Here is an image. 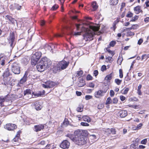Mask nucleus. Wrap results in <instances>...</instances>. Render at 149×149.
I'll use <instances>...</instances> for the list:
<instances>
[{"mask_svg": "<svg viewBox=\"0 0 149 149\" xmlns=\"http://www.w3.org/2000/svg\"><path fill=\"white\" fill-rule=\"evenodd\" d=\"M89 29L87 28H82L81 31H84V33L83 34L84 39L86 41H90L93 39V37L95 34V32L98 31L99 28L95 26L90 25L89 26Z\"/></svg>", "mask_w": 149, "mask_h": 149, "instance_id": "f257e3e1", "label": "nucleus"}, {"mask_svg": "<svg viewBox=\"0 0 149 149\" xmlns=\"http://www.w3.org/2000/svg\"><path fill=\"white\" fill-rule=\"evenodd\" d=\"M52 63L49 59L46 57H44L37 63L36 66L37 70L38 71L42 72L49 68Z\"/></svg>", "mask_w": 149, "mask_h": 149, "instance_id": "f03ea898", "label": "nucleus"}, {"mask_svg": "<svg viewBox=\"0 0 149 149\" xmlns=\"http://www.w3.org/2000/svg\"><path fill=\"white\" fill-rule=\"evenodd\" d=\"M80 131L82 132L81 134L78 135L77 137H76L75 143L78 145H83L87 143L86 136L88 134V132L85 130H80Z\"/></svg>", "mask_w": 149, "mask_h": 149, "instance_id": "7ed1b4c3", "label": "nucleus"}, {"mask_svg": "<svg viewBox=\"0 0 149 149\" xmlns=\"http://www.w3.org/2000/svg\"><path fill=\"white\" fill-rule=\"evenodd\" d=\"M69 64V61H66L64 60L60 61L57 64V70H61L66 69L68 66Z\"/></svg>", "mask_w": 149, "mask_h": 149, "instance_id": "20e7f679", "label": "nucleus"}, {"mask_svg": "<svg viewBox=\"0 0 149 149\" xmlns=\"http://www.w3.org/2000/svg\"><path fill=\"white\" fill-rule=\"evenodd\" d=\"M82 132L80 131V130H77L74 131V135L70 134H67L66 136L69 138L71 140L75 142L76 137H77L78 135L81 134Z\"/></svg>", "mask_w": 149, "mask_h": 149, "instance_id": "39448f33", "label": "nucleus"}, {"mask_svg": "<svg viewBox=\"0 0 149 149\" xmlns=\"http://www.w3.org/2000/svg\"><path fill=\"white\" fill-rule=\"evenodd\" d=\"M17 128L16 125L12 123L7 124L4 126V128L9 131H13Z\"/></svg>", "mask_w": 149, "mask_h": 149, "instance_id": "423d86ee", "label": "nucleus"}, {"mask_svg": "<svg viewBox=\"0 0 149 149\" xmlns=\"http://www.w3.org/2000/svg\"><path fill=\"white\" fill-rule=\"evenodd\" d=\"M56 83L53 81H48L46 82L45 84H42V86L45 88H50L53 87Z\"/></svg>", "mask_w": 149, "mask_h": 149, "instance_id": "0eeeda50", "label": "nucleus"}, {"mask_svg": "<svg viewBox=\"0 0 149 149\" xmlns=\"http://www.w3.org/2000/svg\"><path fill=\"white\" fill-rule=\"evenodd\" d=\"M12 71L15 74H19V65L17 63H13L12 65Z\"/></svg>", "mask_w": 149, "mask_h": 149, "instance_id": "6e6552de", "label": "nucleus"}, {"mask_svg": "<svg viewBox=\"0 0 149 149\" xmlns=\"http://www.w3.org/2000/svg\"><path fill=\"white\" fill-rule=\"evenodd\" d=\"M15 39L14 35L13 33H10V36L8 38V40L11 47H13L15 45L14 40Z\"/></svg>", "mask_w": 149, "mask_h": 149, "instance_id": "1a4fd4ad", "label": "nucleus"}, {"mask_svg": "<svg viewBox=\"0 0 149 149\" xmlns=\"http://www.w3.org/2000/svg\"><path fill=\"white\" fill-rule=\"evenodd\" d=\"M106 92L107 90H105L104 91L99 90L95 93V96L97 98H99L103 96Z\"/></svg>", "mask_w": 149, "mask_h": 149, "instance_id": "9d476101", "label": "nucleus"}, {"mask_svg": "<svg viewBox=\"0 0 149 149\" xmlns=\"http://www.w3.org/2000/svg\"><path fill=\"white\" fill-rule=\"evenodd\" d=\"M70 144V142L66 140L63 141L62 142L60 145V146L64 149H67L69 148Z\"/></svg>", "mask_w": 149, "mask_h": 149, "instance_id": "9b49d317", "label": "nucleus"}, {"mask_svg": "<svg viewBox=\"0 0 149 149\" xmlns=\"http://www.w3.org/2000/svg\"><path fill=\"white\" fill-rule=\"evenodd\" d=\"M76 26V27L77 30V31H79V29L80 28H81V31L79 32H74L73 34V35L75 36H77L78 35H81V33L84 32V31H81V29L82 28H85L81 24H75Z\"/></svg>", "mask_w": 149, "mask_h": 149, "instance_id": "f8f14e48", "label": "nucleus"}, {"mask_svg": "<svg viewBox=\"0 0 149 149\" xmlns=\"http://www.w3.org/2000/svg\"><path fill=\"white\" fill-rule=\"evenodd\" d=\"M42 54L41 52H37L33 54L31 57L33 59H36V60H38L41 56Z\"/></svg>", "mask_w": 149, "mask_h": 149, "instance_id": "ddd939ff", "label": "nucleus"}, {"mask_svg": "<svg viewBox=\"0 0 149 149\" xmlns=\"http://www.w3.org/2000/svg\"><path fill=\"white\" fill-rule=\"evenodd\" d=\"M118 114L120 117L121 118H124L127 115V111L125 110H121L119 112Z\"/></svg>", "mask_w": 149, "mask_h": 149, "instance_id": "4468645a", "label": "nucleus"}, {"mask_svg": "<svg viewBox=\"0 0 149 149\" xmlns=\"http://www.w3.org/2000/svg\"><path fill=\"white\" fill-rule=\"evenodd\" d=\"M27 75L28 74L27 72H26L24 76L20 80V81H19V84H23L26 81Z\"/></svg>", "mask_w": 149, "mask_h": 149, "instance_id": "2eb2a0df", "label": "nucleus"}, {"mask_svg": "<svg viewBox=\"0 0 149 149\" xmlns=\"http://www.w3.org/2000/svg\"><path fill=\"white\" fill-rule=\"evenodd\" d=\"M44 128V126L42 125H39L34 126L35 131L36 132L40 131Z\"/></svg>", "mask_w": 149, "mask_h": 149, "instance_id": "dca6fc26", "label": "nucleus"}, {"mask_svg": "<svg viewBox=\"0 0 149 149\" xmlns=\"http://www.w3.org/2000/svg\"><path fill=\"white\" fill-rule=\"evenodd\" d=\"M29 58L27 56L21 58V63L25 65H26L29 61Z\"/></svg>", "mask_w": 149, "mask_h": 149, "instance_id": "f3484780", "label": "nucleus"}, {"mask_svg": "<svg viewBox=\"0 0 149 149\" xmlns=\"http://www.w3.org/2000/svg\"><path fill=\"white\" fill-rule=\"evenodd\" d=\"M24 95H29V97H30V98L33 96V95L31 94V91L30 89H28L25 90L24 91Z\"/></svg>", "mask_w": 149, "mask_h": 149, "instance_id": "a211bd4d", "label": "nucleus"}, {"mask_svg": "<svg viewBox=\"0 0 149 149\" xmlns=\"http://www.w3.org/2000/svg\"><path fill=\"white\" fill-rule=\"evenodd\" d=\"M134 10L137 14H139L140 12H143L141 10V6H137L134 7Z\"/></svg>", "mask_w": 149, "mask_h": 149, "instance_id": "6ab92c4d", "label": "nucleus"}, {"mask_svg": "<svg viewBox=\"0 0 149 149\" xmlns=\"http://www.w3.org/2000/svg\"><path fill=\"white\" fill-rule=\"evenodd\" d=\"M34 105L36 110H38L41 109V106L39 104V102L38 101L34 103Z\"/></svg>", "mask_w": 149, "mask_h": 149, "instance_id": "aec40b11", "label": "nucleus"}, {"mask_svg": "<svg viewBox=\"0 0 149 149\" xmlns=\"http://www.w3.org/2000/svg\"><path fill=\"white\" fill-rule=\"evenodd\" d=\"M82 118L84 121H86L88 123H89L91 122L90 118L88 116H83L82 117Z\"/></svg>", "mask_w": 149, "mask_h": 149, "instance_id": "412c9836", "label": "nucleus"}, {"mask_svg": "<svg viewBox=\"0 0 149 149\" xmlns=\"http://www.w3.org/2000/svg\"><path fill=\"white\" fill-rule=\"evenodd\" d=\"M118 0H110V3L112 6L116 5L117 4Z\"/></svg>", "mask_w": 149, "mask_h": 149, "instance_id": "4be33fe9", "label": "nucleus"}, {"mask_svg": "<svg viewBox=\"0 0 149 149\" xmlns=\"http://www.w3.org/2000/svg\"><path fill=\"white\" fill-rule=\"evenodd\" d=\"M92 6L93 8L92 10L93 11L95 10L97 8L98 6L97 5L96 3L95 2H93L92 4Z\"/></svg>", "mask_w": 149, "mask_h": 149, "instance_id": "5701e85b", "label": "nucleus"}, {"mask_svg": "<svg viewBox=\"0 0 149 149\" xmlns=\"http://www.w3.org/2000/svg\"><path fill=\"white\" fill-rule=\"evenodd\" d=\"M83 106L82 105H79L77 108V111L78 112H81L83 110Z\"/></svg>", "mask_w": 149, "mask_h": 149, "instance_id": "b1692460", "label": "nucleus"}, {"mask_svg": "<svg viewBox=\"0 0 149 149\" xmlns=\"http://www.w3.org/2000/svg\"><path fill=\"white\" fill-rule=\"evenodd\" d=\"M113 76L112 73H111L107 75L105 77V79L107 81H109L110 80Z\"/></svg>", "mask_w": 149, "mask_h": 149, "instance_id": "393cba45", "label": "nucleus"}, {"mask_svg": "<svg viewBox=\"0 0 149 149\" xmlns=\"http://www.w3.org/2000/svg\"><path fill=\"white\" fill-rule=\"evenodd\" d=\"M118 22L117 20H116L113 23V27H111V29L113 31H115V29L116 28V25L118 23Z\"/></svg>", "mask_w": 149, "mask_h": 149, "instance_id": "a878e982", "label": "nucleus"}, {"mask_svg": "<svg viewBox=\"0 0 149 149\" xmlns=\"http://www.w3.org/2000/svg\"><path fill=\"white\" fill-rule=\"evenodd\" d=\"M85 85V83L84 80H82V83L80 81H79L78 84V86L80 87L84 86Z\"/></svg>", "mask_w": 149, "mask_h": 149, "instance_id": "bb28decb", "label": "nucleus"}, {"mask_svg": "<svg viewBox=\"0 0 149 149\" xmlns=\"http://www.w3.org/2000/svg\"><path fill=\"white\" fill-rule=\"evenodd\" d=\"M20 24L21 25V26H20L21 30H22V33H24L26 29V28L24 27V23L23 22H21L20 21Z\"/></svg>", "mask_w": 149, "mask_h": 149, "instance_id": "cd10ccee", "label": "nucleus"}, {"mask_svg": "<svg viewBox=\"0 0 149 149\" xmlns=\"http://www.w3.org/2000/svg\"><path fill=\"white\" fill-rule=\"evenodd\" d=\"M6 20H8L12 22H14V19L12 18L11 17L8 15H7L6 16Z\"/></svg>", "mask_w": 149, "mask_h": 149, "instance_id": "c85d7f7f", "label": "nucleus"}, {"mask_svg": "<svg viewBox=\"0 0 149 149\" xmlns=\"http://www.w3.org/2000/svg\"><path fill=\"white\" fill-rule=\"evenodd\" d=\"M111 103L112 104V100L111 97H109L107 99L106 102V104H110Z\"/></svg>", "mask_w": 149, "mask_h": 149, "instance_id": "c756f323", "label": "nucleus"}, {"mask_svg": "<svg viewBox=\"0 0 149 149\" xmlns=\"http://www.w3.org/2000/svg\"><path fill=\"white\" fill-rule=\"evenodd\" d=\"M122 57L119 56L118 58V59L117 61L119 65H120L122 63Z\"/></svg>", "mask_w": 149, "mask_h": 149, "instance_id": "7c9ffc66", "label": "nucleus"}, {"mask_svg": "<svg viewBox=\"0 0 149 149\" xmlns=\"http://www.w3.org/2000/svg\"><path fill=\"white\" fill-rule=\"evenodd\" d=\"M19 135V131L17 132V134L15 136V137L13 139V141L15 142H17L18 141L19 139V136L18 135Z\"/></svg>", "mask_w": 149, "mask_h": 149, "instance_id": "2f4dec72", "label": "nucleus"}, {"mask_svg": "<svg viewBox=\"0 0 149 149\" xmlns=\"http://www.w3.org/2000/svg\"><path fill=\"white\" fill-rule=\"evenodd\" d=\"M38 60H36V59L32 58H31V63L32 65H35L36 63L37 62Z\"/></svg>", "mask_w": 149, "mask_h": 149, "instance_id": "473e14b6", "label": "nucleus"}, {"mask_svg": "<svg viewBox=\"0 0 149 149\" xmlns=\"http://www.w3.org/2000/svg\"><path fill=\"white\" fill-rule=\"evenodd\" d=\"M0 61L1 62V65H4L5 64L4 62H5V60L4 59V58L2 57H0Z\"/></svg>", "mask_w": 149, "mask_h": 149, "instance_id": "72a5a7b5", "label": "nucleus"}, {"mask_svg": "<svg viewBox=\"0 0 149 149\" xmlns=\"http://www.w3.org/2000/svg\"><path fill=\"white\" fill-rule=\"evenodd\" d=\"M106 60L107 61H108L109 62L111 63L113 61L112 56H108L106 57Z\"/></svg>", "mask_w": 149, "mask_h": 149, "instance_id": "f704fd0d", "label": "nucleus"}, {"mask_svg": "<svg viewBox=\"0 0 149 149\" xmlns=\"http://www.w3.org/2000/svg\"><path fill=\"white\" fill-rule=\"evenodd\" d=\"M58 7V5L55 4L51 8V10H55L57 9Z\"/></svg>", "mask_w": 149, "mask_h": 149, "instance_id": "c9c22d12", "label": "nucleus"}, {"mask_svg": "<svg viewBox=\"0 0 149 149\" xmlns=\"http://www.w3.org/2000/svg\"><path fill=\"white\" fill-rule=\"evenodd\" d=\"M115 82L118 85H119L121 83L122 80L118 79H116L115 80Z\"/></svg>", "mask_w": 149, "mask_h": 149, "instance_id": "e433bc0d", "label": "nucleus"}, {"mask_svg": "<svg viewBox=\"0 0 149 149\" xmlns=\"http://www.w3.org/2000/svg\"><path fill=\"white\" fill-rule=\"evenodd\" d=\"M111 133V130L110 129H108L106 130L105 131V134L107 135H109Z\"/></svg>", "mask_w": 149, "mask_h": 149, "instance_id": "4c0bfd02", "label": "nucleus"}, {"mask_svg": "<svg viewBox=\"0 0 149 149\" xmlns=\"http://www.w3.org/2000/svg\"><path fill=\"white\" fill-rule=\"evenodd\" d=\"M118 100L117 98L115 97L112 100V104H116L117 103Z\"/></svg>", "mask_w": 149, "mask_h": 149, "instance_id": "58836bf2", "label": "nucleus"}, {"mask_svg": "<svg viewBox=\"0 0 149 149\" xmlns=\"http://www.w3.org/2000/svg\"><path fill=\"white\" fill-rule=\"evenodd\" d=\"M133 14L131 12L129 11L126 15V16L128 17H133Z\"/></svg>", "mask_w": 149, "mask_h": 149, "instance_id": "ea45409f", "label": "nucleus"}, {"mask_svg": "<svg viewBox=\"0 0 149 149\" xmlns=\"http://www.w3.org/2000/svg\"><path fill=\"white\" fill-rule=\"evenodd\" d=\"M119 76L120 78H122L123 77V75L122 70L121 69H120L119 70Z\"/></svg>", "mask_w": 149, "mask_h": 149, "instance_id": "a19ab883", "label": "nucleus"}, {"mask_svg": "<svg viewBox=\"0 0 149 149\" xmlns=\"http://www.w3.org/2000/svg\"><path fill=\"white\" fill-rule=\"evenodd\" d=\"M138 16L137 15L134 16V17H133L132 19L130 21L133 22L134 21L137 19L138 18Z\"/></svg>", "mask_w": 149, "mask_h": 149, "instance_id": "79ce46f5", "label": "nucleus"}, {"mask_svg": "<svg viewBox=\"0 0 149 149\" xmlns=\"http://www.w3.org/2000/svg\"><path fill=\"white\" fill-rule=\"evenodd\" d=\"M130 149H136V144H132L130 146Z\"/></svg>", "mask_w": 149, "mask_h": 149, "instance_id": "37998d69", "label": "nucleus"}, {"mask_svg": "<svg viewBox=\"0 0 149 149\" xmlns=\"http://www.w3.org/2000/svg\"><path fill=\"white\" fill-rule=\"evenodd\" d=\"M83 71L82 70H80L79 71L77 72V75H76V76H81L83 74Z\"/></svg>", "mask_w": 149, "mask_h": 149, "instance_id": "c03bdc74", "label": "nucleus"}, {"mask_svg": "<svg viewBox=\"0 0 149 149\" xmlns=\"http://www.w3.org/2000/svg\"><path fill=\"white\" fill-rule=\"evenodd\" d=\"M116 43V42L115 41H112L110 42L109 45L113 47Z\"/></svg>", "mask_w": 149, "mask_h": 149, "instance_id": "a18cd8bd", "label": "nucleus"}, {"mask_svg": "<svg viewBox=\"0 0 149 149\" xmlns=\"http://www.w3.org/2000/svg\"><path fill=\"white\" fill-rule=\"evenodd\" d=\"M9 72L8 71H6L3 75V77H7L9 75Z\"/></svg>", "mask_w": 149, "mask_h": 149, "instance_id": "49530a36", "label": "nucleus"}, {"mask_svg": "<svg viewBox=\"0 0 149 149\" xmlns=\"http://www.w3.org/2000/svg\"><path fill=\"white\" fill-rule=\"evenodd\" d=\"M81 125L83 126H89V124H88L84 122H81Z\"/></svg>", "mask_w": 149, "mask_h": 149, "instance_id": "de8ad7c7", "label": "nucleus"}, {"mask_svg": "<svg viewBox=\"0 0 149 149\" xmlns=\"http://www.w3.org/2000/svg\"><path fill=\"white\" fill-rule=\"evenodd\" d=\"M147 142V139H145L141 141V143L142 144H145Z\"/></svg>", "mask_w": 149, "mask_h": 149, "instance_id": "09e8293b", "label": "nucleus"}, {"mask_svg": "<svg viewBox=\"0 0 149 149\" xmlns=\"http://www.w3.org/2000/svg\"><path fill=\"white\" fill-rule=\"evenodd\" d=\"M92 79V77L90 74H88L87 76L86 79L87 80H91Z\"/></svg>", "mask_w": 149, "mask_h": 149, "instance_id": "8fccbe9b", "label": "nucleus"}, {"mask_svg": "<svg viewBox=\"0 0 149 149\" xmlns=\"http://www.w3.org/2000/svg\"><path fill=\"white\" fill-rule=\"evenodd\" d=\"M143 125V124L141 123H140L136 127V129L137 130L140 129L141 128L142 126Z\"/></svg>", "mask_w": 149, "mask_h": 149, "instance_id": "3c124183", "label": "nucleus"}, {"mask_svg": "<svg viewBox=\"0 0 149 149\" xmlns=\"http://www.w3.org/2000/svg\"><path fill=\"white\" fill-rule=\"evenodd\" d=\"M85 99L87 100H89L91 99L92 98V96L91 95H86L85 96Z\"/></svg>", "mask_w": 149, "mask_h": 149, "instance_id": "603ef678", "label": "nucleus"}, {"mask_svg": "<svg viewBox=\"0 0 149 149\" xmlns=\"http://www.w3.org/2000/svg\"><path fill=\"white\" fill-rule=\"evenodd\" d=\"M110 96L113 97L114 95V92L113 90H111L110 92Z\"/></svg>", "mask_w": 149, "mask_h": 149, "instance_id": "864d4df0", "label": "nucleus"}, {"mask_svg": "<svg viewBox=\"0 0 149 149\" xmlns=\"http://www.w3.org/2000/svg\"><path fill=\"white\" fill-rule=\"evenodd\" d=\"M120 100L122 101H124L126 99L125 97L123 95H120Z\"/></svg>", "mask_w": 149, "mask_h": 149, "instance_id": "5fc2aeb1", "label": "nucleus"}, {"mask_svg": "<svg viewBox=\"0 0 149 149\" xmlns=\"http://www.w3.org/2000/svg\"><path fill=\"white\" fill-rule=\"evenodd\" d=\"M101 70L103 71L106 69V67L105 65H102L101 68Z\"/></svg>", "mask_w": 149, "mask_h": 149, "instance_id": "6e6d98bb", "label": "nucleus"}, {"mask_svg": "<svg viewBox=\"0 0 149 149\" xmlns=\"http://www.w3.org/2000/svg\"><path fill=\"white\" fill-rule=\"evenodd\" d=\"M129 90V88H126L124 91L123 94H126L127 93L128 91Z\"/></svg>", "mask_w": 149, "mask_h": 149, "instance_id": "4d7b16f0", "label": "nucleus"}, {"mask_svg": "<svg viewBox=\"0 0 149 149\" xmlns=\"http://www.w3.org/2000/svg\"><path fill=\"white\" fill-rule=\"evenodd\" d=\"M34 95L35 96H37V97H39L41 96L42 94H41V93H33Z\"/></svg>", "mask_w": 149, "mask_h": 149, "instance_id": "13d9d810", "label": "nucleus"}, {"mask_svg": "<svg viewBox=\"0 0 149 149\" xmlns=\"http://www.w3.org/2000/svg\"><path fill=\"white\" fill-rule=\"evenodd\" d=\"M111 131V133L112 134H115L116 133V131L114 129L111 128L110 129Z\"/></svg>", "mask_w": 149, "mask_h": 149, "instance_id": "bf43d9fd", "label": "nucleus"}, {"mask_svg": "<svg viewBox=\"0 0 149 149\" xmlns=\"http://www.w3.org/2000/svg\"><path fill=\"white\" fill-rule=\"evenodd\" d=\"M107 51L108 52L111 54V56H112L114 55L113 52L111 50L108 49L107 50Z\"/></svg>", "mask_w": 149, "mask_h": 149, "instance_id": "052dcab7", "label": "nucleus"}, {"mask_svg": "<svg viewBox=\"0 0 149 149\" xmlns=\"http://www.w3.org/2000/svg\"><path fill=\"white\" fill-rule=\"evenodd\" d=\"M129 107L132 108L134 109H136L138 107L137 105H129L128 106Z\"/></svg>", "mask_w": 149, "mask_h": 149, "instance_id": "680f3d73", "label": "nucleus"}, {"mask_svg": "<svg viewBox=\"0 0 149 149\" xmlns=\"http://www.w3.org/2000/svg\"><path fill=\"white\" fill-rule=\"evenodd\" d=\"M4 101V98H0V105L2 106V103Z\"/></svg>", "mask_w": 149, "mask_h": 149, "instance_id": "e2e57ef3", "label": "nucleus"}, {"mask_svg": "<svg viewBox=\"0 0 149 149\" xmlns=\"http://www.w3.org/2000/svg\"><path fill=\"white\" fill-rule=\"evenodd\" d=\"M93 74L95 76H96L98 74V72L97 70H95L94 71Z\"/></svg>", "mask_w": 149, "mask_h": 149, "instance_id": "0e129e2a", "label": "nucleus"}, {"mask_svg": "<svg viewBox=\"0 0 149 149\" xmlns=\"http://www.w3.org/2000/svg\"><path fill=\"white\" fill-rule=\"evenodd\" d=\"M143 42V40L141 39H140L138 41V44L139 45H140L141 44V43Z\"/></svg>", "mask_w": 149, "mask_h": 149, "instance_id": "69168bd1", "label": "nucleus"}, {"mask_svg": "<svg viewBox=\"0 0 149 149\" xmlns=\"http://www.w3.org/2000/svg\"><path fill=\"white\" fill-rule=\"evenodd\" d=\"M76 94L78 96H80L82 94V93L81 92L76 91Z\"/></svg>", "mask_w": 149, "mask_h": 149, "instance_id": "338daca9", "label": "nucleus"}, {"mask_svg": "<svg viewBox=\"0 0 149 149\" xmlns=\"http://www.w3.org/2000/svg\"><path fill=\"white\" fill-rule=\"evenodd\" d=\"M46 47L49 50H52V47L50 45H47Z\"/></svg>", "mask_w": 149, "mask_h": 149, "instance_id": "774afa93", "label": "nucleus"}]
</instances>
